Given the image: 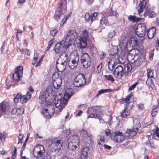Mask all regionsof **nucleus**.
<instances>
[{
  "label": "nucleus",
  "instance_id": "f257e3e1",
  "mask_svg": "<svg viewBox=\"0 0 159 159\" xmlns=\"http://www.w3.org/2000/svg\"><path fill=\"white\" fill-rule=\"evenodd\" d=\"M68 93L67 92H66L63 97L55 98L54 103L56 107L57 108L56 110V113H59L65 107L66 105L67 104L68 99L71 96L70 95H68Z\"/></svg>",
  "mask_w": 159,
  "mask_h": 159
},
{
  "label": "nucleus",
  "instance_id": "f03ea898",
  "mask_svg": "<svg viewBox=\"0 0 159 159\" xmlns=\"http://www.w3.org/2000/svg\"><path fill=\"white\" fill-rule=\"evenodd\" d=\"M67 3L60 2L57 6V8L53 16L54 19L57 22L60 19L64 13L67 10Z\"/></svg>",
  "mask_w": 159,
  "mask_h": 159
},
{
  "label": "nucleus",
  "instance_id": "7ed1b4c3",
  "mask_svg": "<svg viewBox=\"0 0 159 159\" xmlns=\"http://www.w3.org/2000/svg\"><path fill=\"white\" fill-rule=\"evenodd\" d=\"M101 110L99 107L94 106L89 107L88 108L87 113L88 117L97 118L100 120L101 118L100 116L96 113H100Z\"/></svg>",
  "mask_w": 159,
  "mask_h": 159
},
{
  "label": "nucleus",
  "instance_id": "20e7f679",
  "mask_svg": "<svg viewBox=\"0 0 159 159\" xmlns=\"http://www.w3.org/2000/svg\"><path fill=\"white\" fill-rule=\"evenodd\" d=\"M79 137L77 135L70 136L68 139V148L70 150H75L80 144Z\"/></svg>",
  "mask_w": 159,
  "mask_h": 159
},
{
  "label": "nucleus",
  "instance_id": "39448f33",
  "mask_svg": "<svg viewBox=\"0 0 159 159\" xmlns=\"http://www.w3.org/2000/svg\"><path fill=\"white\" fill-rule=\"evenodd\" d=\"M71 45V43L67 42L63 40L57 43L55 45L54 48L55 52L57 53H59L63 51L64 48L67 49Z\"/></svg>",
  "mask_w": 159,
  "mask_h": 159
},
{
  "label": "nucleus",
  "instance_id": "423d86ee",
  "mask_svg": "<svg viewBox=\"0 0 159 159\" xmlns=\"http://www.w3.org/2000/svg\"><path fill=\"white\" fill-rule=\"evenodd\" d=\"M110 137L116 143H121L125 138L124 135V133L119 131L111 133Z\"/></svg>",
  "mask_w": 159,
  "mask_h": 159
},
{
  "label": "nucleus",
  "instance_id": "0eeeda50",
  "mask_svg": "<svg viewBox=\"0 0 159 159\" xmlns=\"http://www.w3.org/2000/svg\"><path fill=\"white\" fill-rule=\"evenodd\" d=\"M23 67L22 66H18L15 69L14 72L11 74V78L16 82H18L21 80L23 75Z\"/></svg>",
  "mask_w": 159,
  "mask_h": 159
},
{
  "label": "nucleus",
  "instance_id": "6e6552de",
  "mask_svg": "<svg viewBox=\"0 0 159 159\" xmlns=\"http://www.w3.org/2000/svg\"><path fill=\"white\" fill-rule=\"evenodd\" d=\"M86 83L85 77L82 74H79L74 80V85L76 87H81L85 84Z\"/></svg>",
  "mask_w": 159,
  "mask_h": 159
},
{
  "label": "nucleus",
  "instance_id": "1a4fd4ad",
  "mask_svg": "<svg viewBox=\"0 0 159 159\" xmlns=\"http://www.w3.org/2000/svg\"><path fill=\"white\" fill-rule=\"evenodd\" d=\"M146 8V6H145V7H142V8H143V9L141 11H140V8L139 7H137L136 8L138 11V14L140 17H145L148 16L149 18H152L156 16V14L155 12L151 10H147L145 12H143V11L144 9Z\"/></svg>",
  "mask_w": 159,
  "mask_h": 159
},
{
  "label": "nucleus",
  "instance_id": "9d476101",
  "mask_svg": "<svg viewBox=\"0 0 159 159\" xmlns=\"http://www.w3.org/2000/svg\"><path fill=\"white\" fill-rule=\"evenodd\" d=\"M81 64L83 67L85 68H88L91 64V59L90 57L87 53H84L82 54L81 58Z\"/></svg>",
  "mask_w": 159,
  "mask_h": 159
},
{
  "label": "nucleus",
  "instance_id": "9b49d317",
  "mask_svg": "<svg viewBox=\"0 0 159 159\" xmlns=\"http://www.w3.org/2000/svg\"><path fill=\"white\" fill-rule=\"evenodd\" d=\"M62 141L61 139L57 138H53L51 139L50 146L55 151L60 150L62 147Z\"/></svg>",
  "mask_w": 159,
  "mask_h": 159
},
{
  "label": "nucleus",
  "instance_id": "f8f14e48",
  "mask_svg": "<svg viewBox=\"0 0 159 159\" xmlns=\"http://www.w3.org/2000/svg\"><path fill=\"white\" fill-rule=\"evenodd\" d=\"M146 27L143 23L139 24L136 29V34L139 37H144L146 31Z\"/></svg>",
  "mask_w": 159,
  "mask_h": 159
},
{
  "label": "nucleus",
  "instance_id": "ddd939ff",
  "mask_svg": "<svg viewBox=\"0 0 159 159\" xmlns=\"http://www.w3.org/2000/svg\"><path fill=\"white\" fill-rule=\"evenodd\" d=\"M80 133L83 135V139L85 142L89 143H93V136L91 133L83 129L80 131Z\"/></svg>",
  "mask_w": 159,
  "mask_h": 159
},
{
  "label": "nucleus",
  "instance_id": "4468645a",
  "mask_svg": "<svg viewBox=\"0 0 159 159\" xmlns=\"http://www.w3.org/2000/svg\"><path fill=\"white\" fill-rule=\"evenodd\" d=\"M44 152V146L40 144H37L34 148L33 154L34 156L37 158L41 156Z\"/></svg>",
  "mask_w": 159,
  "mask_h": 159
},
{
  "label": "nucleus",
  "instance_id": "2eb2a0df",
  "mask_svg": "<svg viewBox=\"0 0 159 159\" xmlns=\"http://www.w3.org/2000/svg\"><path fill=\"white\" fill-rule=\"evenodd\" d=\"M113 75L115 77L119 79L121 78L125 75L123 67L120 65L118 66L114 70Z\"/></svg>",
  "mask_w": 159,
  "mask_h": 159
},
{
  "label": "nucleus",
  "instance_id": "dca6fc26",
  "mask_svg": "<svg viewBox=\"0 0 159 159\" xmlns=\"http://www.w3.org/2000/svg\"><path fill=\"white\" fill-rule=\"evenodd\" d=\"M79 61V56L77 54L74 55L73 57L71 60H69L68 61V66L71 69L75 68L78 65Z\"/></svg>",
  "mask_w": 159,
  "mask_h": 159
},
{
  "label": "nucleus",
  "instance_id": "f3484780",
  "mask_svg": "<svg viewBox=\"0 0 159 159\" xmlns=\"http://www.w3.org/2000/svg\"><path fill=\"white\" fill-rule=\"evenodd\" d=\"M78 34V33L75 30H70L66 37L65 41L67 42H70V41L73 40L77 37Z\"/></svg>",
  "mask_w": 159,
  "mask_h": 159
},
{
  "label": "nucleus",
  "instance_id": "a211bd4d",
  "mask_svg": "<svg viewBox=\"0 0 159 159\" xmlns=\"http://www.w3.org/2000/svg\"><path fill=\"white\" fill-rule=\"evenodd\" d=\"M119 43V46L122 52H126L128 51V43L125 39L120 40Z\"/></svg>",
  "mask_w": 159,
  "mask_h": 159
},
{
  "label": "nucleus",
  "instance_id": "6ab92c4d",
  "mask_svg": "<svg viewBox=\"0 0 159 159\" xmlns=\"http://www.w3.org/2000/svg\"><path fill=\"white\" fill-rule=\"evenodd\" d=\"M78 44L81 48H85L87 46V39L84 37H79Z\"/></svg>",
  "mask_w": 159,
  "mask_h": 159
},
{
  "label": "nucleus",
  "instance_id": "aec40b11",
  "mask_svg": "<svg viewBox=\"0 0 159 159\" xmlns=\"http://www.w3.org/2000/svg\"><path fill=\"white\" fill-rule=\"evenodd\" d=\"M9 107V104L7 102L4 101L0 104V117L1 116L2 114H5L6 112V109Z\"/></svg>",
  "mask_w": 159,
  "mask_h": 159
},
{
  "label": "nucleus",
  "instance_id": "412c9836",
  "mask_svg": "<svg viewBox=\"0 0 159 159\" xmlns=\"http://www.w3.org/2000/svg\"><path fill=\"white\" fill-rule=\"evenodd\" d=\"M39 99L41 101V103L43 104L44 102L48 103L49 101L48 98L47 96L46 93L44 91H41L39 96Z\"/></svg>",
  "mask_w": 159,
  "mask_h": 159
},
{
  "label": "nucleus",
  "instance_id": "4be33fe9",
  "mask_svg": "<svg viewBox=\"0 0 159 159\" xmlns=\"http://www.w3.org/2000/svg\"><path fill=\"white\" fill-rule=\"evenodd\" d=\"M137 132L133 128L132 129H127L125 132L126 134H128L127 137L129 139L133 138L136 135Z\"/></svg>",
  "mask_w": 159,
  "mask_h": 159
},
{
  "label": "nucleus",
  "instance_id": "5701e85b",
  "mask_svg": "<svg viewBox=\"0 0 159 159\" xmlns=\"http://www.w3.org/2000/svg\"><path fill=\"white\" fill-rule=\"evenodd\" d=\"M129 105V103H127L126 104V106L124 110L121 112V116L124 118H128L129 116L130 111L128 109V105Z\"/></svg>",
  "mask_w": 159,
  "mask_h": 159
},
{
  "label": "nucleus",
  "instance_id": "b1692460",
  "mask_svg": "<svg viewBox=\"0 0 159 159\" xmlns=\"http://www.w3.org/2000/svg\"><path fill=\"white\" fill-rule=\"evenodd\" d=\"M156 28L155 27H152L148 29L147 31V35L148 38L151 39L153 38L156 33Z\"/></svg>",
  "mask_w": 159,
  "mask_h": 159
},
{
  "label": "nucleus",
  "instance_id": "393cba45",
  "mask_svg": "<svg viewBox=\"0 0 159 159\" xmlns=\"http://www.w3.org/2000/svg\"><path fill=\"white\" fill-rule=\"evenodd\" d=\"M107 17H103L100 20V26L102 29L105 28L106 26L110 25Z\"/></svg>",
  "mask_w": 159,
  "mask_h": 159
},
{
  "label": "nucleus",
  "instance_id": "a878e982",
  "mask_svg": "<svg viewBox=\"0 0 159 159\" xmlns=\"http://www.w3.org/2000/svg\"><path fill=\"white\" fill-rule=\"evenodd\" d=\"M62 81L61 78L60 79L58 78V79H57V80H53L52 83L54 88L57 89H59L62 84Z\"/></svg>",
  "mask_w": 159,
  "mask_h": 159
},
{
  "label": "nucleus",
  "instance_id": "bb28decb",
  "mask_svg": "<svg viewBox=\"0 0 159 159\" xmlns=\"http://www.w3.org/2000/svg\"><path fill=\"white\" fill-rule=\"evenodd\" d=\"M89 149V147L87 146H84L81 155V157L82 159H85L88 156V151Z\"/></svg>",
  "mask_w": 159,
  "mask_h": 159
},
{
  "label": "nucleus",
  "instance_id": "cd10ccee",
  "mask_svg": "<svg viewBox=\"0 0 159 159\" xmlns=\"http://www.w3.org/2000/svg\"><path fill=\"white\" fill-rule=\"evenodd\" d=\"M113 90L111 89H101L98 91V93L95 96L94 98H98L99 95H101V94L105 93H111L112 92Z\"/></svg>",
  "mask_w": 159,
  "mask_h": 159
},
{
  "label": "nucleus",
  "instance_id": "c85d7f7f",
  "mask_svg": "<svg viewBox=\"0 0 159 159\" xmlns=\"http://www.w3.org/2000/svg\"><path fill=\"white\" fill-rule=\"evenodd\" d=\"M124 71L125 72V75H128L129 72H130L132 69L131 65L129 63L126 64L123 67Z\"/></svg>",
  "mask_w": 159,
  "mask_h": 159
},
{
  "label": "nucleus",
  "instance_id": "c756f323",
  "mask_svg": "<svg viewBox=\"0 0 159 159\" xmlns=\"http://www.w3.org/2000/svg\"><path fill=\"white\" fill-rule=\"evenodd\" d=\"M105 138L104 136L99 135L98 139V143L99 145L100 146L103 145L105 143Z\"/></svg>",
  "mask_w": 159,
  "mask_h": 159
},
{
  "label": "nucleus",
  "instance_id": "7c9ffc66",
  "mask_svg": "<svg viewBox=\"0 0 159 159\" xmlns=\"http://www.w3.org/2000/svg\"><path fill=\"white\" fill-rule=\"evenodd\" d=\"M46 108L50 112V115H52L55 112L54 107V105L52 104H49L48 105L47 108Z\"/></svg>",
  "mask_w": 159,
  "mask_h": 159
},
{
  "label": "nucleus",
  "instance_id": "2f4dec72",
  "mask_svg": "<svg viewBox=\"0 0 159 159\" xmlns=\"http://www.w3.org/2000/svg\"><path fill=\"white\" fill-rule=\"evenodd\" d=\"M42 113L46 118H50L51 117L52 115L50 114V112L48 111L47 108H44L43 109Z\"/></svg>",
  "mask_w": 159,
  "mask_h": 159
},
{
  "label": "nucleus",
  "instance_id": "473e14b6",
  "mask_svg": "<svg viewBox=\"0 0 159 159\" xmlns=\"http://www.w3.org/2000/svg\"><path fill=\"white\" fill-rule=\"evenodd\" d=\"M133 96V95L132 93L129 94L125 98L121 99L120 103L123 104L126 102H128L129 101L130 98H131V97Z\"/></svg>",
  "mask_w": 159,
  "mask_h": 159
},
{
  "label": "nucleus",
  "instance_id": "72a5a7b5",
  "mask_svg": "<svg viewBox=\"0 0 159 159\" xmlns=\"http://www.w3.org/2000/svg\"><path fill=\"white\" fill-rule=\"evenodd\" d=\"M117 50L116 49L114 48H111L110 51V55L113 56V58L116 57L117 58H119V56L117 54Z\"/></svg>",
  "mask_w": 159,
  "mask_h": 159
},
{
  "label": "nucleus",
  "instance_id": "f704fd0d",
  "mask_svg": "<svg viewBox=\"0 0 159 159\" xmlns=\"http://www.w3.org/2000/svg\"><path fill=\"white\" fill-rule=\"evenodd\" d=\"M21 96L20 97V102L21 103H23L26 102L29 99H30V98L29 97H27V96L25 95H22L20 94Z\"/></svg>",
  "mask_w": 159,
  "mask_h": 159
},
{
  "label": "nucleus",
  "instance_id": "c9c22d12",
  "mask_svg": "<svg viewBox=\"0 0 159 159\" xmlns=\"http://www.w3.org/2000/svg\"><path fill=\"white\" fill-rule=\"evenodd\" d=\"M158 107H158V106H152V109L151 113L152 116H155L157 114Z\"/></svg>",
  "mask_w": 159,
  "mask_h": 159
},
{
  "label": "nucleus",
  "instance_id": "e433bc0d",
  "mask_svg": "<svg viewBox=\"0 0 159 159\" xmlns=\"http://www.w3.org/2000/svg\"><path fill=\"white\" fill-rule=\"evenodd\" d=\"M139 5L137 7H139L140 8V11H141V10H142L143 8H142V7H145V6H146V1L145 0H139Z\"/></svg>",
  "mask_w": 159,
  "mask_h": 159
},
{
  "label": "nucleus",
  "instance_id": "4c0bfd02",
  "mask_svg": "<svg viewBox=\"0 0 159 159\" xmlns=\"http://www.w3.org/2000/svg\"><path fill=\"white\" fill-rule=\"evenodd\" d=\"M104 77L106 80L108 81L113 83L115 81L114 78L111 75H104Z\"/></svg>",
  "mask_w": 159,
  "mask_h": 159
},
{
  "label": "nucleus",
  "instance_id": "58836bf2",
  "mask_svg": "<svg viewBox=\"0 0 159 159\" xmlns=\"http://www.w3.org/2000/svg\"><path fill=\"white\" fill-rule=\"evenodd\" d=\"M81 37H84L87 39L89 37V33L87 30H84L81 32Z\"/></svg>",
  "mask_w": 159,
  "mask_h": 159
},
{
  "label": "nucleus",
  "instance_id": "ea45409f",
  "mask_svg": "<svg viewBox=\"0 0 159 159\" xmlns=\"http://www.w3.org/2000/svg\"><path fill=\"white\" fill-rule=\"evenodd\" d=\"M138 40L137 38L134 37H132L130 38L129 43L130 44H132L134 45H136L138 44Z\"/></svg>",
  "mask_w": 159,
  "mask_h": 159
},
{
  "label": "nucleus",
  "instance_id": "a19ab883",
  "mask_svg": "<svg viewBox=\"0 0 159 159\" xmlns=\"http://www.w3.org/2000/svg\"><path fill=\"white\" fill-rule=\"evenodd\" d=\"M153 72L154 70H151L150 69H148L147 76L148 78H153Z\"/></svg>",
  "mask_w": 159,
  "mask_h": 159
},
{
  "label": "nucleus",
  "instance_id": "79ce46f5",
  "mask_svg": "<svg viewBox=\"0 0 159 159\" xmlns=\"http://www.w3.org/2000/svg\"><path fill=\"white\" fill-rule=\"evenodd\" d=\"M56 67L57 70L60 72H62L65 70L66 68V66L62 65L60 64L56 66Z\"/></svg>",
  "mask_w": 159,
  "mask_h": 159
},
{
  "label": "nucleus",
  "instance_id": "37998d69",
  "mask_svg": "<svg viewBox=\"0 0 159 159\" xmlns=\"http://www.w3.org/2000/svg\"><path fill=\"white\" fill-rule=\"evenodd\" d=\"M61 55L62 57L65 58L64 60H65V61H69L70 59L69 57V54L66 52H63L61 53Z\"/></svg>",
  "mask_w": 159,
  "mask_h": 159
},
{
  "label": "nucleus",
  "instance_id": "c03bdc74",
  "mask_svg": "<svg viewBox=\"0 0 159 159\" xmlns=\"http://www.w3.org/2000/svg\"><path fill=\"white\" fill-rule=\"evenodd\" d=\"M16 148H12V151L11 152V158L12 159H15L17 155L16 154Z\"/></svg>",
  "mask_w": 159,
  "mask_h": 159
},
{
  "label": "nucleus",
  "instance_id": "a18cd8bd",
  "mask_svg": "<svg viewBox=\"0 0 159 159\" xmlns=\"http://www.w3.org/2000/svg\"><path fill=\"white\" fill-rule=\"evenodd\" d=\"M58 78L61 79V77L60 75H59V74L57 72H55L53 74L52 76V80H56L58 79Z\"/></svg>",
  "mask_w": 159,
  "mask_h": 159
},
{
  "label": "nucleus",
  "instance_id": "49530a36",
  "mask_svg": "<svg viewBox=\"0 0 159 159\" xmlns=\"http://www.w3.org/2000/svg\"><path fill=\"white\" fill-rule=\"evenodd\" d=\"M46 91L48 93V96H49V94H52V93L53 89L51 86H48L46 89Z\"/></svg>",
  "mask_w": 159,
  "mask_h": 159
},
{
  "label": "nucleus",
  "instance_id": "de8ad7c7",
  "mask_svg": "<svg viewBox=\"0 0 159 159\" xmlns=\"http://www.w3.org/2000/svg\"><path fill=\"white\" fill-rule=\"evenodd\" d=\"M102 68V63L101 62L97 66V70H96V73L98 74L100 73L101 71Z\"/></svg>",
  "mask_w": 159,
  "mask_h": 159
},
{
  "label": "nucleus",
  "instance_id": "09e8293b",
  "mask_svg": "<svg viewBox=\"0 0 159 159\" xmlns=\"http://www.w3.org/2000/svg\"><path fill=\"white\" fill-rule=\"evenodd\" d=\"M129 20L130 21L135 22L138 21L137 19L135 16H133L131 15H129L128 18Z\"/></svg>",
  "mask_w": 159,
  "mask_h": 159
},
{
  "label": "nucleus",
  "instance_id": "8fccbe9b",
  "mask_svg": "<svg viewBox=\"0 0 159 159\" xmlns=\"http://www.w3.org/2000/svg\"><path fill=\"white\" fill-rule=\"evenodd\" d=\"M141 126V124L140 122H138L136 125H134L133 128L138 132L139 129L140 128Z\"/></svg>",
  "mask_w": 159,
  "mask_h": 159
},
{
  "label": "nucleus",
  "instance_id": "3c124183",
  "mask_svg": "<svg viewBox=\"0 0 159 159\" xmlns=\"http://www.w3.org/2000/svg\"><path fill=\"white\" fill-rule=\"evenodd\" d=\"M24 112V109L22 107H20L17 108V113L19 115H22Z\"/></svg>",
  "mask_w": 159,
  "mask_h": 159
},
{
  "label": "nucleus",
  "instance_id": "603ef678",
  "mask_svg": "<svg viewBox=\"0 0 159 159\" xmlns=\"http://www.w3.org/2000/svg\"><path fill=\"white\" fill-rule=\"evenodd\" d=\"M98 13L97 12H95L92 14L91 15V21L92 22L95 20L96 18V17L98 15Z\"/></svg>",
  "mask_w": 159,
  "mask_h": 159
},
{
  "label": "nucleus",
  "instance_id": "864d4df0",
  "mask_svg": "<svg viewBox=\"0 0 159 159\" xmlns=\"http://www.w3.org/2000/svg\"><path fill=\"white\" fill-rule=\"evenodd\" d=\"M58 32V30L57 29H54L51 30L50 32V34L52 36H54L57 34Z\"/></svg>",
  "mask_w": 159,
  "mask_h": 159
},
{
  "label": "nucleus",
  "instance_id": "5fc2aeb1",
  "mask_svg": "<svg viewBox=\"0 0 159 159\" xmlns=\"http://www.w3.org/2000/svg\"><path fill=\"white\" fill-rule=\"evenodd\" d=\"M139 82H137L135 83L134 84L132 85H131L128 89V90L129 91H132L133 90H134V88H135L136 85L138 84Z\"/></svg>",
  "mask_w": 159,
  "mask_h": 159
},
{
  "label": "nucleus",
  "instance_id": "6e6d98bb",
  "mask_svg": "<svg viewBox=\"0 0 159 159\" xmlns=\"http://www.w3.org/2000/svg\"><path fill=\"white\" fill-rule=\"evenodd\" d=\"M20 96L21 95H20L19 93L17 94L16 96L14 99V101L15 103H16L18 102L19 100H20Z\"/></svg>",
  "mask_w": 159,
  "mask_h": 159
},
{
  "label": "nucleus",
  "instance_id": "4d7b16f0",
  "mask_svg": "<svg viewBox=\"0 0 159 159\" xmlns=\"http://www.w3.org/2000/svg\"><path fill=\"white\" fill-rule=\"evenodd\" d=\"M98 54L100 58L102 59H103L106 56V54L102 51L99 52Z\"/></svg>",
  "mask_w": 159,
  "mask_h": 159
},
{
  "label": "nucleus",
  "instance_id": "13d9d810",
  "mask_svg": "<svg viewBox=\"0 0 159 159\" xmlns=\"http://www.w3.org/2000/svg\"><path fill=\"white\" fill-rule=\"evenodd\" d=\"M84 18L87 21H91V16L90 15L89 13H86L85 15Z\"/></svg>",
  "mask_w": 159,
  "mask_h": 159
},
{
  "label": "nucleus",
  "instance_id": "bf43d9fd",
  "mask_svg": "<svg viewBox=\"0 0 159 159\" xmlns=\"http://www.w3.org/2000/svg\"><path fill=\"white\" fill-rule=\"evenodd\" d=\"M138 109L140 111H142L144 108V106L142 103H139L138 105Z\"/></svg>",
  "mask_w": 159,
  "mask_h": 159
},
{
  "label": "nucleus",
  "instance_id": "052dcab7",
  "mask_svg": "<svg viewBox=\"0 0 159 159\" xmlns=\"http://www.w3.org/2000/svg\"><path fill=\"white\" fill-rule=\"evenodd\" d=\"M23 134H20L18 136V144L22 143V140L23 138Z\"/></svg>",
  "mask_w": 159,
  "mask_h": 159
},
{
  "label": "nucleus",
  "instance_id": "680f3d73",
  "mask_svg": "<svg viewBox=\"0 0 159 159\" xmlns=\"http://www.w3.org/2000/svg\"><path fill=\"white\" fill-rule=\"evenodd\" d=\"M28 141V138H27L25 139L23 145L21 148V149L22 150H25V148L26 145V144Z\"/></svg>",
  "mask_w": 159,
  "mask_h": 159
},
{
  "label": "nucleus",
  "instance_id": "e2e57ef3",
  "mask_svg": "<svg viewBox=\"0 0 159 159\" xmlns=\"http://www.w3.org/2000/svg\"><path fill=\"white\" fill-rule=\"evenodd\" d=\"M23 54L25 55H26L27 56H30V52L29 50L27 48L24 49V52L23 53Z\"/></svg>",
  "mask_w": 159,
  "mask_h": 159
},
{
  "label": "nucleus",
  "instance_id": "0e129e2a",
  "mask_svg": "<svg viewBox=\"0 0 159 159\" xmlns=\"http://www.w3.org/2000/svg\"><path fill=\"white\" fill-rule=\"evenodd\" d=\"M22 31L21 30L18 31L16 32V38L17 39V40H19V38L18 35L21 36L22 34Z\"/></svg>",
  "mask_w": 159,
  "mask_h": 159
},
{
  "label": "nucleus",
  "instance_id": "69168bd1",
  "mask_svg": "<svg viewBox=\"0 0 159 159\" xmlns=\"http://www.w3.org/2000/svg\"><path fill=\"white\" fill-rule=\"evenodd\" d=\"M6 138V136L5 134H2L1 133L0 134V139L1 140V141H4L5 139Z\"/></svg>",
  "mask_w": 159,
  "mask_h": 159
},
{
  "label": "nucleus",
  "instance_id": "338daca9",
  "mask_svg": "<svg viewBox=\"0 0 159 159\" xmlns=\"http://www.w3.org/2000/svg\"><path fill=\"white\" fill-rule=\"evenodd\" d=\"M109 15L111 16H117L118 15V13L116 12L111 10V12H110Z\"/></svg>",
  "mask_w": 159,
  "mask_h": 159
},
{
  "label": "nucleus",
  "instance_id": "774afa93",
  "mask_svg": "<svg viewBox=\"0 0 159 159\" xmlns=\"http://www.w3.org/2000/svg\"><path fill=\"white\" fill-rule=\"evenodd\" d=\"M51 158V156L48 153L45 154L43 156V159H50Z\"/></svg>",
  "mask_w": 159,
  "mask_h": 159
}]
</instances>
